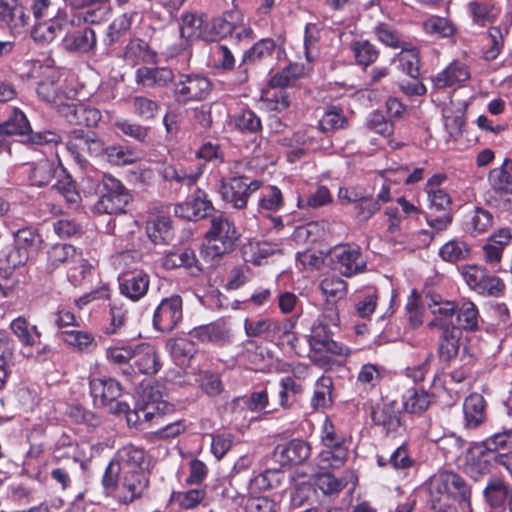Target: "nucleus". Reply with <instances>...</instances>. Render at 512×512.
<instances>
[{"label": "nucleus", "mask_w": 512, "mask_h": 512, "mask_svg": "<svg viewBox=\"0 0 512 512\" xmlns=\"http://www.w3.org/2000/svg\"><path fill=\"white\" fill-rule=\"evenodd\" d=\"M150 471L123 472L120 478L119 491L115 497L124 504L144 496L150 485Z\"/></svg>", "instance_id": "9b49d317"}, {"label": "nucleus", "mask_w": 512, "mask_h": 512, "mask_svg": "<svg viewBox=\"0 0 512 512\" xmlns=\"http://www.w3.org/2000/svg\"><path fill=\"white\" fill-rule=\"evenodd\" d=\"M215 208L207 193L197 188L185 202L174 206V215L188 221H198L214 216Z\"/></svg>", "instance_id": "9d476101"}, {"label": "nucleus", "mask_w": 512, "mask_h": 512, "mask_svg": "<svg viewBox=\"0 0 512 512\" xmlns=\"http://www.w3.org/2000/svg\"><path fill=\"white\" fill-rule=\"evenodd\" d=\"M241 22H243V16L240 11H226L221 16L214 17L204 28L203 40L213 42L228 35L233 36L235 28Z\"/></svg>", "instance_id": "ddd939ff"}, {"label": "nucleus", "mask_w": 512, "mask_h": 512, "mask_svg": "<svg viewBox=\"0 0 512 512\" xmlns=\"http://www.w3.org/2000/svg\"><path fill=\"white\" fill-rule=\"evenodd\" d=\"M210 80L200 74H180L174 82L172 94L178 104L205 99L211 91Z\"/></svg>", "instance_id": "0eeeda50"}, {"label": "nucleus", "mask_w": 512, "mask_h": 512, "mask_svg": "<svg viewBox=\"0 0 512 512\" xmlns=\"http://www.w3.org/2000/svg\"><path fill=\"white\" fill-rule=\"evenodd\" d=\"M90 146V133L82 129H74L69 133L66 143L68 152L81 167H86L88 161V147Z\"/></svg>", "instance_id": "c85d7f7f"}, {"label": "nucleus", "mask_w": 512, "mask_h": 512, "mask_svg": "<svg viewBox=\"0 0 512 512\" xmlns=\"http://www.w3.org/2000/svg\"><path fill=\"white\" fill-rule=\"evenodd\" d=\"M504 45V34L499 27H490L487 36L486 43L482 48V55L486 61L495 60L500 54Z\"/></svg>", "instance_id": "052dcab7"}, {"label": "nucleus", "mask_w": 512, "mask_h": 512, "mask_svg": "<svg viewBox=\"0 0 512 512\" xmlns=\"http://www.w3.org/2000/svg\"><path fill=\"white\" fill-rule=\"evenodd\" d=\"M149 276L144 273H129L119 279V289L121 294L127 298L137 301L141 299L148 291Z\"/></svg>", "instance_id": "cd10ccee"}, {"label": "nucleus", "mask_w": 512, "mask_h": 512, "mask_svg": "<svg viewBox=\"0 0 512 512\" xmlns=\"http://www.w3.org/2000/svg\"><path fill=\"white\" fill-rule=\"evenodd\" d=\"M461 275L470 289L482 296L500 297L506 285L495 275H490L485 267L468 264L461 267Z\"/></svg>", "instance_id": "39448f33"}, {"label": "nucleus", "mask_w": 512, "mask_h": 512, "mask_svg": "<svg viewBox=\"0 0 512 512\" xmlns=\"http://www.w3.org/2000/svg\"><path fill=\"white\" fill-rule=\"evenodd\" d=\"M438 254L443 261L455 263L466 259L470 254V248L464 241L453 239L441 246Z\"/></svg>", "instance_id": "6e6d98bb"}, {"label": "nucleus", "mask_w": 512, "mask_h": 512, "mask_svg": "<svg viewBox=\"0 0 512 512\" xmlns=\"http://www.w3.org/2000/svg\"><path fill=\"white\" fill-rule=\"evenodd\" d=\"M306 74L304 64L290 63L276 72L269 80L271 88H287L294 86Z\"/></svg>", "instance_id": "ea45409f"}, {"label": "nucleus", "mask_w": 512, "mask_h": 512, "mask_svg": "<svg viewBox=\"0 0 512 512\" xmlns=\"http://www.w3.org/2000/svg\"><path fill=\"white\" fill-rule=\"evenodd\" d=\"M0 22L17 28L26 24V16L16 0H0Z\"/></svg>", "instance_id": "864d4df0"}, {"label": "nucleus", "mask_w": 512, "mask_h": 512, "mask_svg": "<svg viewBox=\"0 0 512 512\" xmlns=\"http://www.w3.org/2000/svg\"><path fill=\"white\" fill-rule=\"evenodd\" d=\"M123 475V470L120 467L116 458L113 457L107 467L105 468L102 485L106 494L111 495L113 493L118 494L120 478Z\"/></svg>", "instance_id": "338daca9"}, {"label": "nucleus", "mask_w": 512, "mask_h": 512, "mask_svg": "<svg viewBox=\"0 0 512 512\" xmlns=\"http://www.w3.org/2000/svg\"><path fill=\"white\" fill-rule=\"evenodd\" d=\"M183 319V300L178 294L163 298L154 310L153 327L162 332H172Z\"/></svg>", "instance_id": "6e6552de"}, {"label": "nucleus", "mask_w": 512, "mask_h": 512, "mask_svg": "<svg viewBox=\"0 0 512 512\" xmlns=\"http://www.w3.org/2000/svg\"><path fill=\"white\" fill-rule=\"evenodd\" d=\"M204 168L205 164H196L187 168L171 164H162L158 168V173L166 181H175L178 184L191 186L195 184L198 178L203 174Z\"/></svg>", "instance_id": "412c9836"}, {"label": "nucleus", "mask_w": 512, "mask_h": 512, "mask_svg": "<svg viewBox=\"0 0 512 512\" xmlns=\"http://www.w3.org/2000/svg\"><path fill=\"white\" fill-rule=\"evenodd\" d=\"M204 21L201 16L194 13H185L182 15V25L180 28L181 36L186 39L200 38L203 40Z\"/></svg>", "instance_id": "774afa93"}, {"label": "nucleus", "mask_w": 512, "mask_h": 512, "mask_svg": "<svg viewBox=\"0 0 512 512\" xmlns=\"http://www.w3.org/2000/svg\"><path fill=\"white\" fill-rule=\"evenodd\" d=\"M433 395L423 389L410 388L402 396L403 408L410 414H422L432 403Z\"/></svg>", "instance_id": "a19ab883"}, {"label": "nucleus", "mask_w": 512, "mask_h": 512, "mask_svg": "<svg viewBox=\"0 0 512 512\" xmlns=\"http://www.w3.org/2000/svg\"><path fill=\"white\" fill-rule=\"evenodd\" d=\"M486 402L482 395L474 393L469 395L463 403L465 425L468 428H476L486 418Z\"/></svg>", "instance_id": "7c9ffc66"}, {"label": "nucleus", "mask_w": 512, "mask_h": 512, "mask_svg": "<svg viewBox=\"0 0 512 512\" xmlns=\"http://www.w3.org/2000/svg\"><path fill=\"white\" fill-rule=\"evenodd\" d=\"M171 410H173L172 405L163 399L158 387H151L145 391L142 412L147 420H151L156 414L162 416Z\"/></svg>", "instance_id": "58836bf2"}, {"label": "nucleus", "mask_w": 512, "mask_h": 512, "mask_svg": "<svg viewBox=\"0 0 512 512\" xmlns=\"http://www.w3.org/2000/svg\"><path fill=\"white\" fill-rule=\"evenodd\" d=\"M89 386L96 406L113 404L122 393L120 383L113 378H94L90 380Z\"/></svg>", "instance_id": "a211bd4d"}, {"label": "nucleus", "mask_w": 512, "mask_h": 512, "mask_svg": "<svg viewBox=\"0 0 512 512\" xmlns=\"http://www.w3.org/2000/svg\"><path fill=\"white\" fill-rule=\"evenodd\" d=\"M132 361L134 374L138 371L141 374L152 376L157 374L162 367L157 349L149 343L134 347Z\"/></svg>", "instance_id": "dca6fc26"}, {"label": "nucleus", "mask_w": 512, "mask_h": 512, "mask_svg": "<svg viewBox=\"0 0 512 512\" xmlns=\"http://www.w3.org/2000/svg\"><path fill=\"white\" fill-rule=\"evenodd\" d=\"M431 512H463L471 509V490L459 475L440 472L429 480Z\"/></svg>", "instance_id": "f257e3e1"}, {"label": "nucleus", "mask_w": 512, "mask_h": 512, "mask_svg": "<svg viewBox=\"0 0 512 512\" xmlns=\"http://www.w3.org/2000/svg\"><path fill=\"white\" fill-rule=\"evenodd\" d=\"M189 335L201 343L223 346L231 342V331L223 319L193 328Z\"/></svg>", "instance_id": "2eb2a0df"}, {"label": "nucleus", "mask_w": 512, "mask_h": 512, "mask_svg": "<svg viewBox=\"0 0 512 512\" xmlns=\"http://www.w3.org/2000/svg\"><path fill=\"white\" fill-rule=\"evenodd\" d=\"M114 457L118 461L123 472L150 471V457L142 447L127 444L119 448Z\"/></svg>", "instance_id": "4468645a"}, {"label": "nucleus", "mask_w": 512, "mask_h": 512, "mask_svg": "<svg viewBox=\"0 0 512 512\" xmlns=\"http://www.w3.org/2000/svg\"><path fill=\"white\" fill-rule=\"evenodd\" d=\"M76 250L74 246L66 243L54 244L48 251V268L55 270L60 265L74 258Z\"/></svg>", "instance_id": "e2e57ef3"}, {"label": "nucleus", "mask_w": 512, "mask_h": 512, "mask_svg": "<svg viewBox=\"0 0 512 512\" xmlns=\"http://www.w3.org/2000/svg\"><path fill=\"white\" fill-rule=\"evenodd\" d=\"M210 223L205 233L208 253L213 256L231 253L239 245L241 237L234 223L222 213L212 216Z\"/></svg>", "instance_id": "20e7f679"}, {"label": "nucleus", "mask_w": 512, "mask_h": 512, "mask_svg": "<svg viewBox=\"0 0 512 512\" xmlns=\"http://www.w3.org/2000/svg\"><path fill=\"white\" fill-rule=\"evenodd\" d=\"M64 2L72 8L85 9L82 17L87 23H101L111 12L109 0H64Z\"/></svg>", "instance_id": "4be33fe9"}, {"label": "nucleus", "mask_w": 512, "mask_h": 512, "mask_svg": "<svg viewBox=\"0 0 512 512\" xmlns=\"http://www.w3.org/2000/svg\"><path fill=\"white\" fill-rule=\"evenodd\" d=\"M133 350L131 346L111 347L106 350L108 361L118 366L124 376L134 375V366L130 361L133 360Z\"/></svg>", "instance_id": "a18cd8bd"}, {"label": "nucleus", "mask_w": 512, "mask_h": 512, "mask_svg": "<svg viewBox=\"0 0 512 512\" xmlns=\"http://www.w3.org/2000/svg\"><path fill=\"white\" fill-rule=\"evenodd\" d=\"M512 160L505 158L500 167L494 168L489 172V182L491 186L498 191H504L512 194Z\"/></svg>", "instance_id": "603ef678"}, {"label": "nucleus", "mask_w": 512, "mask_h": 512, "mask_svg": "<svg viewBox=\"0 0 512 512\" xmlns=\"http://www.w3.org/2000/svg\"><path fill=\"white\" fill-rule=\"evenodd\" d=\"M495 455H497V453L487 452L482 446L474 447L467 457L465 466L466 473L475 480L488 474Z\"/></svg>", "instance_id": "a878e982"}, {"label": "nucleus", "mask_w": 512, "mask_h": 512, "mask_svg": "<svg viewBox=\"0 0 512 512\" xmlns=\"http://www.w3.org/2000/svg\"><path fill=\"white\" fill-rule=\"evenodd\" d=\"M275 51H277L278 54L281 51V49L277 47L275 41L271 38H263L245 51L242 58V64L262 61L271 57Z\"/></svg>", "instance_id": "09e8293b"}, {"label": "nucleus", "mask_w": 512, "mask_h": 512, "mask_svg": "<svg viewBox=\"0 0 512 512\" xmlns=\"http://www.w3.org/2000/svg\"><path fill=\"white\" fill-rule=\"evenodd\" d=\"M60 339L77 352L89 353L97 347L93 334L82 330H63L59 334Z\"/></svg>", "instance_id": "e433bc0d"}, {"label": "nucleus", "mask_w": 512, "mask_h": 512, "mask_svg": "<svg viewBox=\"0 0 512 512\" xmlns=\"http://www.w3.org/2000/svg\"><path fill=\"white\" fill-rule=\"evenodd\" d=\"M122 58L132 66L143 62L146 64H157L158 54L142 39H132L125 46Z\"/></svg>", "instance_id": "393cba45"}, {"label": "nucleus", "mask_w": 512, "mask_h": 512, "mask_svg": "<svg viewBox=\"0 0 512 512\" xmlns=\"http://www.w3.org/2000/svg\"><path fill=\"white\" fill-rule=\"evenodd\" d=\"M147 234L155 244L169 243L174 236L172 220L168 216H157L147 224Z\"/></svg>", "instance_id": "37998d69"}, {"label": "nucleus", "mask_w": 512, "mask_h": 512, "mask_svg": "<svg viewBox=\"0 0 512 512\" xmlns=\"http://www.w3.org/2000/svg\"><path fill=\"white\" fill-rule=\"evenodd\" d=\"M62 112L71 125L95 127L101 120L98 109L83 104L67 105Z\"/></svg>", "instance_id": "bb28decb"}, {"label": "nucleus", "mask_w": 512, "mask_h": 512, "mask_svg": "<svg viewBox=\"0 0 512 512\" xmlns=\"http://www.w3.org/2000/svg\"><path fill=\"white\" fill-rule=\"evenodd\" d=\"M96 45V33L90 27H84L67 33L62 39V47L69 53H89L96 48Z\"/></svg>", "instance_id": "aec40b11"}, {"label": "nucleus", "mask_w": 512, "mask_h": 512, "mask_svg": "<svg viewBox=\"0 0 512 512\" xmlns=\"http://www.w3.org/2000/svg\"><path fill=\"white\" fill-rule=\"evenodd\" d=\"M511 490L512 489L505 480L498 477H492L488 480L483 494L486 502L491 508H500L506 504Z\"/></svg>", "instance_id": "c9c22d12"}, {"label": "nucleus", "mask_w": 512, "mask_h": 512, "mask_svg": "<svg viewBox=\"0 0 512 512\" xmlns=\"http://www.w3.org/2000/svg\"><path fill=\"white\" fill-rule=\"evenodd\" d=\"M331 259L334 269L342 275L350 277L352 275V251L349 245H339L332 249Z\"/></svg>", "instance_id": "69168bd1"}, {"label": "nucleus", "mask_w": 512, "mask_h": 512, "mask_svg": "<svg viewBox=\"0 0 512 512\" xmlns=\"http://www.w3.org/2000/svg\"><path fill=\"white\" fill-rule=\"evenodd\" d=\"M10 329L24 347H33L40 343L41 331L36 325H30L28 320L19 316L11 321Z\"/></svg>", "instance_id": "72a5a7b5"}, {"label": "nucleus", "mask_w": 512, "mask_h": 512, "mask_svg": "<svg viewBox=\"0 0 512 512\" xmlns=\"http://www.w3.org/2000/svg\"><path fill=\"white\" fill-rule=\"evenodd\" d=\"M165 269H176L184 267L192 276H199L203 272V268L196 257L194 250L185 248L168 253L162 263Z\"/></svg>", "instance_id": "b1692460"}, {"label": "nucleus", "mask_w": 512, "mask_h": 512, "mask_svg": "<svg viewBox=\"0 0 512 512\" xmlns=\"http://www.w3.org/2000/svg\"><path fill=\"white\" fill-rule=\"evenodd\" d=\"M311 455L309 443L301 439H292L286 443L278 444L272 453V458L281 466L299 465L304 463Z\"/></svg>", "instance_id": "f8f14e48"}, {"label": "nucleus", "mask_w": 512, "mask_h": 512, "mask_svg": "<svg viewBox=\"0 0 512 512\" xmlns=\"http://www.w3.org/2000/svg\"><path fill=\"white\" fill-rule=\"evenodd\" d=\"M348 457V448L344 442L326 447L318 456V465L321 469H338L342 467Z\"/></svg>", "instance_id": "49530a36"}, {"label": "nucleus", "mask_w": 512, "mask_h": 512, "mask_svg": "<svg viewBox=\"0 0 512 512\" xmlns=\"http://www.w3.org/2000/svg\"><path fill=\"white\" fill-rule=\"evenodd\" d=\"M381 380L379 368L374 364H365L361 367L358 376L356 389L360 398H367L366 403H373L379 397L377 386Z\"/></svg>", "instance_id": "6ab92c4d"}, {"label": "nucleus", "mask_w": 512, "mask_h": 512, "mask_svg": "<svg viewBox=\"0 0 512 512\" xmlns=\"http://www.w3.org/2000/svg\"><path fill=\"white\" fill-rule=\"evenodd\" d=\"M331 390L332 380L330 377L322 376L316 381L310 402L313 411L324 410L332 404Z\"/></svg>", "instance_id": "3c124183"}, {"label": "nucleus", "mask_w": 512, "mask_h": 512, "mask_svg": "<svg viewBox=\"0 0 512 512\" xmlns=\"http://www.w3.org/2000/svg\"><path fill=\"white\" fill-rule=\"evenodd\" d=\"M31 256L15 243L0 252V270L11 271L27 263Z\"/></svg>", "instance_id": "8fccbe9b"}, {"label": "nucleus", "mask_w": 512, "mask_h": 512, "mask_svg": "<svg viewBox=\"0 0 512 512\" xmlns=\"http://www.w3.org/2000/svg\"><path fill=\"white\" fill-rule=\"evenodd\" d=\"M138 159L139 157L133 149L120 145L109 146L105 156L107 162L116 166L133 164Z\"/></svg>", "instance_id": "0e129e2a"}, {"label": "nucleus", "mask_w": 512, "mask_h": 512, "mask_svg": "<svg viewBox=\"0 0 512 512\" xmlns=\"http://www.w3.org/2000/svg\"><path fill=\"white\" fill-rule=\"evenodd\" d=\"M0 134L6 137L21 136L22 142L29 146L58 144L62 139L51 130L33 132L26 115L18 108H13L8 118L0 124Z\"/></svg>", "instance_id": "f03ea898"}, {"label": "nucleus", "mask_w": 512, "mask_h": 512, "mask_svg": "<svg viewBox=\"0 0 512 512\" xmlns=\"http://www.w3.org/2000/svg\"><path fill=\"white\" fill-rule=\"evenodd\" d=\"M322 319H317L312 327L310 334V346L317 352L327 351L335 355H342L345 347L332 340L329 324L337 325L338 316L333 307H330L322 315Z\"/></svg>", "instance_id": "423d86ee"}, {"label": "nucleus", "mask_w": 512, "mask_h": 512, "mask_svg": "<svg viewBox=\"0 0 512 512\" xmlns=\"http://www.w3.org/2000/svg\"><path fill=\"white\" fill-rule=\"evenodd\" d=\"M467 9L472 21L480 26L493 22L500 13L495 0H472L467 4Z\"/></svg>", "instance_id": "2f4dec72"}, {"label": "nucleus", "mask_w": 512, "mask_h": 512, "mask_svg": "<svg viewBox=\"0 0 512 512\" xmlns=\"http://www.w3.org/2000/svg\"><path fill=\"white\" fill-rule=\"evenodd\" d=\"M364 405L370 407L373 422L382 427L386 435L395 437L404 431L400 420V412L394 404H385L380 409H375L372 403H365Z\"/></svg>", "instance_id": "f3484780"}, {"label": "nucleus", "mask_w": 512, "mask_h": 512, "mask_svg": "<svg viewBox=\"0 0 512 512\" xmlns=\"http://www.w3.org/2000/svg\"><path fill=\"white\" fill-rule=\"evenodd\" d=\"M174 79L172 69L168 67L141 66L135 71V81L146 88H161Z\"/></svg>", "instance_id": "5701e85b"}, {"label": "nucleus", "mask_w": 512, "mask_h": 512, "mask_svg": "<svg viewBox=\"0 0 512 512\" xmlns=\"http://www.w3.org/2000/svg\"><path fill=\"white\" fill-rule=\"evenodd\" d=\"M262 187L258 180L247 183L244 176L232 177L222 180L219 188L222 199L232 205L233 208L243 209L247 205L248 198Z\"/></svg>", "instance_id": "1a4fd4ad"}, {"label": "nucleus", "mask_w": 512, "mask_h": 512, "mask_svg": "<svg viewBox=\"0 0 512 512\" xmlns=\"http://www.w3.org/2000/svg\"><path fill=\"white\" fill-rule=\"evenodd\" d=\"M285 472L278 468H269L256 475L249 482L251 493L275 489L282 485Z\"/></svg>", "instance_id": "4c0bfd02"}, {"label": "nucleus", "mask_w": 512, "mask_h": 512, "mask_svg": "<svg viewBox=\"0 0 512 512\" xmlns=\"http://www.w3.org/2000/svg\"><path fill=\"white\" fill-rule=\"evenodd\" d=\"M119 133L139 143H145L150 135V127L143 126L128 119H119L114 122Z\"/></svg>", "instance_id": "13d9d810"}, {"label": "nucleus", "mask_w": 512, "mask_h": 512, "mask_svg": "<svg viewBox=\"0 0 512 512\" xmlns=\"http://www.w3.org/2000/svg\"><path fill=\"white\" fill-rule=\"evenodd\" d=\"M432 301L433 303L430 304V310L434 318L428 323V327H437L441 330L455 327L452 325V318L456 313L457 303L441 298L438 300L433 298Z\"/></svg>", "instance_id": "c756f323"}, {"label": "nucleus", "mask_w": 512, "mask_h": 512, "mask_svg": "<svg viewBox=\"0 0 512 512\" xmlns=\"http://www.w3.org/2000/svg\"><path fill=\"white\" fill-rule=\"evenodd\" d=\"M233 403L237 407L251 412H264L268 414L274 411V409H268L269 400L266 390L256 391L249 395L238 397L234 399Z\"/></svg>", "instance_id": "de8ad7c7"}, {"label": "nucleus", "mask_w": 512, "mask_h": 512, "mask_svg": "<svg viewBox=\"0 0 512 512\" xmlns=\"http://www.w3.org/2000/svg\"><path fill=\"white\" fill-rule=\"evenodd\" d=\"M322 294L326 297L328 305L342 299L348 289V284L339 277H326L319 285Z\"/></svg>", "instance_id": "4d7b16f0"}, {"label": "nucleus", "mask_w": 512, "mask_h": 512, "mask_svg": "<svg viewBox=\"0 0 512 512\" xmlns=\"http://www.w3.org/2000/svg\"><path fill=\"white\" fill-rule=\"evenodd\" d=\"M378 304V291L374 286H368L356 291L355 312L363 319H370Z\"/></svg>", "instance_id": "c03bdc74"}, {"label": "nucleus", "mask_w": 512, "mask_h": 512, "mask_svg": "<svg viewBox=\"0 0 512 512\" xmlns=\"http://www.w3.org/2000/svg\"><path fill=\"white\" fill-rule=\"evenodd\" d=\"M456 313V328L459 331L461 329L468 331H475L478 329L480 318L479 311L477 306L471 300L461 298L457 302Z\"/></svg>", "instance_id": "f704fd0d"}, {"label": "nucleus", "mask_w": 512, "mask_h": 512, "mask_svg": "<svg viewBox=\"0 0 512 512\" xmlns=\"http://www.w3.org/2000/svg\"><path fill=\"white\" fill-rule=\"evenodd\" d=\"M470 78V70L468 66L459 61H453L443 71L435 77V85L438 88L450 87Z\"/></svg>", "instance_id": "473e14b6"}, {"label": "nucleus", "mask_w": 512, "mask_h": 512, "mask_svg": "<svg viewBox=\"0 0 512 512\" xmlns=\"http://www.w3.org/2000/svg\"><path fill=\"white\" fill-rule=\"evenodd\" d=\"M427 224L431 230L422 229L418 232L419 236H423L422 246H428L434 239L436 234L445 231L452 222V216L449 213H444L440 217L427 216Z\"/></svg>", "instance_id": "680f3d73"}, {"label": "nucleus", "mask_w": 512, "mask_h": 512, "mask_svg": "<svg viewBox=\"0 0 512 512\" xmlns=\"http://www.w3.org/2000/svg\"><path fill=\"white\" fill-rule=\"evenodd\" d=\"M99 199L94 211L99 214H122L132 201L130 191L111 174H103L99 181Z\"/></svg>", "instance_id": "7ed1b4c3"}, {"label": "nucleus", "mask_w": 512, "mask_h": 512, "mask_svg": "<svg viewBox=\"0 0 512 512\" xmlns=\"http://www.w3.org/2000/svg\"><path fill=\"white\" fill-rule=\"evenodd\" d=\"M133 13H124L117 16L108 26L104 43L113 46L131 29Z\"/></svg>", "instance_id": "5fc2aeb1"}, {"label": "nucleus", "mask_w": 512, "mask_h": 512, "mask_svg": "<svg viewBox=\"0 0 512 512\" xmlns=\"http://www.w3.org/2000/svg\"><path fill=\"white\" fill-rule=\"evenodd\" d=\"M14 242L22 250H26L28 255L32 256L35 254L42 245V237L37 231L30 227L19 229L14 234Z\"/></svg>", "instance_id": "bf43d9fd"}, {"label": "nucleus", "mask_w": 512, "mask_h": 512, "mask_svg": "<svg viewBox=\"0 0 512 512\" xmlns=\"http://www.w3.org/2000/svg\"><path fill=\"white\" fill-rule=\"evenodd\" d=\"M461 331L456 327L445 328L439 338L438 354L442 361L450 362L458 355Z\"/></svg>", "instance_id": "79ce46f5"}]
</instances>
